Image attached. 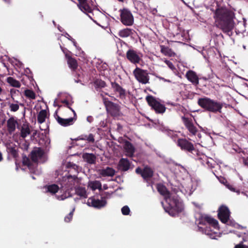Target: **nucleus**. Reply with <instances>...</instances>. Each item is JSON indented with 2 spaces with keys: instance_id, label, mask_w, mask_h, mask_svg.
<instances>
[{
  "instance_id": "5",
  "label": "nucleus",
  "mask_w": 248,
  "mask_h": 248,
  "mask_svg": "<svg viewBox=\"0 0 248 248\" xmlns=\"http://www.w3.org/2000/svg\"><path fill=\"white\" fill-rule=\"evenodd\" d=\"M177 144L183 151L190 153L194 155V153H198V150L195 148L194 144L185 138L178 139Z\"/></svg>"
},
{
  "instance_id": "34",
  "label": "nucleus",
  "mask_w": 248,
  "mask_h": 248,
  "mask_svg": "<svg viewBox=\"0 0 248 248\" xmlns=\"http://www.w3.org/2000/svg\"><path fill=\"white\" fill-rule=\"evenodd\" d=\"M46 111L45 109L41 110L38 113L37 116V121L39 124L43 123L46 117Z\"/></svg>"
},
{
  "instance_id": "55",
  "label": "nucleus",
  "mask_w": 248,
  "mask_h": 248,
  "mask_svg": "<svg viewBox=\"0 0 248 248\" xmlns=\"http://www.w3.org/2000/svg\"><path fill=\"white\" fill-rule=\"evenodd\" d=\"M119 2H124L125 0H117Z\"/></svg>"
},
{
  "instance_id": "42",
  "label": "nucleus",
  "mask_w": 248,
  "mask_h": 248,
  "mask_svg": "<svg viewBox=\"0 0 248 248\" xmlns=\"http://www.w3.org/2000/svg\"><path fill=\"white\" fill-rule=\"evenodd\" d=\"M22 163L24 166L29 167L31 165L30 160L29 157L26 156H24L22 159Z\"/></svg>"
},
{
  "instance_id": "60",
  "label": "nucleus",
  "mask_w": 248,
  "mask_h": 248,
  "mask_svg": "<svg viewBox=\"0 0 248 248\" xmlns=\"http://www.w3.org/2000/svg\"><path fill=\"white\" fill-rule=\"evenodd\" d=\"M161 204L162 205H163V204H164L163 202H161Z\"/></svg>"
},
{
  "instance_id": "49",
  "label": "nucleus",
  "mask_w": 248,
  "mask_h": 248,
  "mask_svg": "<svg viewBox=\"0 0 248 248\" xmlns=\"http://www.w3.org/2000/svg\"><path fill=\"white\" fill-rule=\"evenodd\" d=\"M242 163L245 166L248 167V156L242 157Z\"/></svg>"
},
{
  "instance_id": "30",
  "label": "nucleus",
  "mask_w": 248,
  "mask_h": 248,
  "mask_svg": "<svg viewBox=\"0 0 248 248\" xmlns=\"http://www.w3.org/2000/svg\"><path fill=\"white\" fill-rule=\"evenodd\" d=\"M7 152L14 158H16L18 156L17 150L16 146L9 144L7 146Z\"/></svg>"
},
{
  "instance_id": "19",
  "label": "nucleus",
  "mask_w": 248,
  "mask_h": 248,
  "mask_svg": "<svg viewBox=\"0 0 248 248\" xmlns=\"http://www.w3.org/2000/svg\"><path fill=\"white\" fill-rule=\"evenodd\" d=\"M131 165L127 158H122L119 161L117 169L121 171H126L130 169Z\"/></svg>"
},
{
  "instance_id": "12",
  "label": "nucleus",
  "mask_w": 248,
  "mask_h": 248,
  "mask_svg": "<svg viewBox=\"0 0 248 248\" xmlns=\"http://www.w3.org/2000/svg\"><path fill=\"white\" fill-rule=\"evenodd\" d=\"M107 203V202L105 197H102L101 200L95 199L93 197H91L88 199L87 204L95 208L100 209L105 207Z\"/></svg>"
},
{
  "instance_id": "45",
  "label": "nucleus",
  "mask_w": 248,
  "mask_h": 248,
  "mask_svg": "<svg viewBox=\"0 0 248 248\" xmlns=\"http://www.w3.org/2000/svg\"><path fill=\"white\" fill-rule=\"evenodd\" d=\"M197 155V157L196 158V160H203L204 161V159H206V156H205L204 155L201 154L200 153L198 150V153H195Z\"/></svg>"
},
{
  "instance_id": "13",
  "label": "nucleus",
  "mask_w": 248,
  "mask_h": 248,
  "mask_svg": "<svg viewBox=\"0 0 248 248\" xmlns=\"http://www.w3.org/2000/svg\"><path fill=\"white\" fill-rule=\"evenodd\" d=\"M181 119L185 127L189 133L192 135H196L198 132V129L196 127L194 126L192 119L183 116L181 117Z\"/></svg>"
},
{
  "instance_id": "33",
  "label": "nucleus",
  "mask_w": 248,
  "mask_h": 248,
  "mask_svg": "<svg viewBox=\"0 0 248 248\" xmlns=\"http://www.w3.org/2000/svg\"><path fill=\"white\" fill-rule=\"evenodd\" d=\"M30 133L31 130L29 125L24 124L21 127L20 136L23 138H25Z\"/></svg>"
},
{
  "instance_id": "38",
  "label": "nucleus",
  "mask_w": 248,
  "mask_h": 248,
  "mask_svg": "<svg viewBox=\"0 0 248 248\" xmlns=\"http://www.w3.org/2000/svg\"><path fill=\"white\" fill-rule=\"evenodd\" d=\"M24 95L30 99H34L36 97L35 93L32 90L30 89H26L25 90Z\"/></svg>"
},
{
  "instance_id": "22",
  "label": "nucleus",
  "mask_w": 248,
  "mask_h": 248,
  "mask_svg": "<svg viewBox=\"0 0 248 248\" xmlns=\"http://www.w3.org/2000/svg\"><path fill=\"white\" fill-rule=\"evenodd\" d=\"M124 148L126 152V156L129 157H132L133 156L135 151V149L130 142L127 140L125 141L124 142Z\"/></svg>"
},
{
  "instance_id": "58",
  "label": "nucleus",
  "mask_w": 248,
  "mask_h": 248,
  "mask_svg": "<svg viewBox=\"0 0 248 248\" xmlns=\"http://www.w3.org/2000/svg\"><path fill=\"white\" fill-rule=\"evenodd\" d=\"M88 16H89V17L90 18H92V17L91 16H90V15H89Z\"/></svg>"
},
{
  "instance_id": "35",
  "label": "nucleus",
  "mask_w": 248,
  "mask_h": 248,
  "mask_svg": "<svg viewBox=\"0 0 248 248\" xmlns=\"http://www.w3.org/2000/svg\"><path fill=\"white\" fill-rule=\"evenodd\" d=\"M6 80L7 82L13 87L19 88L21 86L20 82L14 78L13 77H9L7 78Z\"/></svg>"
},
{
  "instance_id": "16",
  "label": "nucleus",
  "mask_w": 248,
  "mask_h": 248,
  "mask_svg": "<svg viewBox=\"0 0 248 248\" xmlns=\"http://www.w3.org/2000/svg\"><path fill=\"white\" fill-rule=\"evenodd\" d=\"M44 155V150L40 147H35L31 152L30 156L31 160L35 163L38 161V158H41Z\"/></svg>"
},
{
  "instance_id": "4",
  "label": "nucleus",
  "mask_w": 248,
  "mask_h": 248,
  "mask_svg": "<svg viewBox=\"0 0 248 248\" xmlns=\"http://www.w3.org/2000/svg\"><path fill=\"white\" fill-rule=\"evenodd\" d=\"M103 103L107 111L111 116L117 117L120 115V106L118 104L108 100L106 98H103Z\"/></svg>"
},
{
  "instance_id": "48",
  "label": "nucleus",
  "mask_w": 248,
  "mask_h": 248,
  "mask_svg": "<svg viewBox=\"0 0 248 248\" xmlns=\"http://www.w3.org/2000/svg\"><path fill=\"white\" fill-rule=\"evenodd\" d=\"M87 140L89 142L94 143V136L93 134H90L89 136H88V138L87 139Z\"/></svg>"
},
{
  "instance_id": "44",
  "label": "nucleus",
  "mask_w": 248,
  "mask_h": 248,
  "mask_svg": "<svg viewBox=\"0 0 248 248\" xmlns=\"http://www.w3.org/2000/svg\"><path fill=\"white\" fill-rule=\"evenodd\" d=\"M204 232L205 233L208 235H209L211 238L215 239L214 236H213V234L210 227H206V228H205L204 229Z\"/></svg>"
},
{
  "instance_id": "24",
  "label": "nucleus",
  "mask_w": 248,
  "mask_h": 248,
  "mask_svg": "<svg viewBox=\"0 0 248 248\" xmlns=\"http://www.w3.org/2000/svg\"><path fill=\"white\" fill-rule=\"evenodd\" d=\"M98 172L99 174L103 177H112L115 173V170L109 167L99 170Z\"/></svg>"
},
{
  "instance_id": "41",
  "label": "nucleus",
  "mask_w": 248,
  "mask_h": 248,
  "mask_svg": "<svg viewBox=\"0 0 248 248\" xmlns=\"http://www.w3.org/2000/svg\"><path fill=\"white\" fill-rule=\"evenodd\" d=\"M10 110L13 112H16L19 109V106L17 104L9 103Z\"/></svg>"
},
{
  "instance_id": "50",
  "label": "nucleus",
  "mask_w": 248,
  "mask_h": 248,
  "mask_svg": "<svg viewBox=\"0 0 248 248\" xmlns=\"http://www.w3.org/2000/svg\"><path fill=\"white\" fill-rule=\"evenodd\" d=\"M62 103H63V104H65V105L69 108H70V109H71L74 112V114L75 115H76V113L74 111V110L72 109V108L70 107L69 106V103L68 102V101H67V100H64L63 101H62Z\"/></svg>"
},
{
  "instance_id": "39",
  "label": "nucleus",
  "mask_w": 248,
  "mask_h": 248,
  "mask_svg": "<svg viewBox=\"0 0 248 248\" xmlns=\"http://www.w3.org/2000/svg\"><path fill=\"white\" fill-rule=\"evenodd\" d=\"M59 189V186L55 184L48 186L47 187V191L51 193L52 194H55L58 192Z\"/></svg>"
},
{
  "instance_id": "3",
  "label": "nucleus",
  "mask_w": 248,
  "mask_h": 248,
  "mask_svg": "<svg viewBox=\"0 0 248 248\" xmlns=\"http://www.w3.org/2000/svg\"><path fill=\"white\" fill-rule=\"evenodd\" d=\"M145 99L148 105L156 114H162L165 112L166 108L164 104L161 103L159 99L149 95L146 97Z\"/></svg>"
},
{
  "instance_id": "2",
  "label": "nucleus",
  "mask_w": 248,
  "mask_h": 248,
  "mask_svg": "<svg viewBox=\"0 0 248 248\" xmlns=\"http://www.w3.org/2000/svg\"><path fill=\"white\" fill-rule=\"evenodd\" d=\"M197 103L204 110L214 113H221V110L223 107L222 103L207 97L199 98Z\"/></svg>"
},
{
  "instance_id": "8",
  "label": "nucleus",
  "mask_w": 248,
  "mask_h": 248,
  "mask_svg": "<svg viewBox=\"0 0 248 248\" xmlns=\"http://www.w3.org/2000/svg\"><path fill=\"white\" fill-rule=\"evenodd\" d=\"M121 21L126 26H131L134 23V17L131 12L127 9L120 10Z\"/></svg>"
},
{
  "instance_id": "15",
  "label": "nucleus",
  "mask_w": 248,
  "mask_h": 248,
  "mask_svg": "<svg viewBox=\"0 0 248 248\" xmlns=\"http://www.w3.org/2000/svg\"><path fill=\"white\" fill-rule=\"evenodd\" d=\"M206 223H208L209 225H211L215 229L218 228V221L211 217L205 216L200 218L199 224L205 225Z\"/></svg>"
},
{
  "instance_id": "11",
  "label": "nucleus",
  "mask_w": 248,
  "mask_h": 248,
  "mask_svg": "<svg viewBox=\"0 0 248 248\" xmlns=\"http://www.w3.org/2000/svg\"><path fill=\"white\" fill-rule=\"evenodd\" d=\"M218 217L223 223H226L230 218V212L229 208L225 205H221L218 210Z\"/></svg>"
},
{
  "instance_id": "21",
  "label": "nucleus",
  "mask_w": 248,
  "mask_h": 248,
  "mask_svg": "<svg viewBox=\"0 0 248 248\" xmlns=\"http://www.w3.org/2000/svg\"><path fill=\"white\" fill-rule=\"evenodd\" d=\"M186 77L193 84L195 85L199 84V78L195 72L188 70L186 73Z\"/></svg>"
},
{
  "instance_id": "31",
  "label": "nucleus",
  "mask_w": 248,
  "mask_h": 248,
  "mask_svg": "<svg viewBox=\"0 0 248 248\" xmlns=\"http://www.w3.org/2000/svg\"><path fill=\"white\" fill-rule=\"evenodd\" d=\"M133 34V30L125 28L123 30H121L119 31L118 33V35L119 36L122 38H125L128 36H130Z\"/></svg>"
},
{
  "instance_id": "27",
  "label": "nucleus",
  "mask_w": 248,
  "mask_h": 248,
  "mask_svg": "<svg viewBox=\"0 0 248 248\" xmlns=\"http://www.w3.org/2000/svg\"><path fill=\"white\" fill-rule=\"evenodd\" d=\"M161 50L160 51L164 55L169 57H174L176 55L175 53L168 46H160Z\"/></svg>"
},
{
  "instance_id": "56",
  "label": "nucleus",
  "mask_w": 248,
  "mask_h": 248,
  "mask_svg": "<svg viewBox=\"0 0 248 248\" xmlns=\"http://www.w3.org/2000/svg\"><path fill=\"white\" fill-rule=\"evenodd\" d=\"M36 134V131H35L33 133V134H32V136H35Z\"/></svg>"
},
{
  "instance_id": "53",
  "label": "nucleus",
  "mask_w": 248,
  "mask_h": 248,
  "mask_svg": "<svg viewBox=\"0 0 248 248\" xmlns=\"http://www.w3.org/2000/svg\"><path fill=\"white\" fill-rule=\"evenodd\" d=\"M117 129L118 131H120L123 129V126L120 124H117Z\"/></svg>"
},
{
  "instance_id": "10",
  "label": "nucleus",
  "mask_w": 248,
  "mask_h": 248,
  "mask_svg": "<svg viewBox=\"0 0 248 248\" xmlns=\"http://www.w3.org/2000/svg\"><path fill=\"white\" fill-rule=\"evenodd\" d=\"M136 172L140 174L143 179L145 180H148L151 179L154 175V171L150 167L146 166L143 169L140 167L136 168Z\"/></svg>"
},
{
  "instance_id": "18",
  "label": "nucleus",
  "mask_w": 248,
  "mask_h": 248,
  "mask_svg": "<svg viewBox=\"0 0 248 248\" xmlns=\"http://www.w3.org/2000/svg\"><path fill=\"white\" fill-rule=\"evenodd\" d=\"M55 117L58 123L64 127L72 125L76 120V119L72 117L68 119L62 118L57 114V110L56 111Z\"/></svg>"
},
{
  "instance_id": "28",
  "label": "nucleus",
  "mask_w": 248,
  "mask_h": 248,
  "mask_svg": "<svg viewBox=\"0 0 248 248\" xmlns=\"http://www.w3.org/2000/svg\"><path fill=\"white\" fill-rule=\"evenodd\" d=\"M75 193L80 198H87V194L85 187L82 186L75 187Z\"/></svg>"
},
{
  "instance_id": "6",
  "label": "nucleus",
  "mask_w": 248,
  "mask_h": 248,
  "mask_svg": "<svg viewBox=\"0 0 248 248\" xmlns=\"http://www.w3.org/2000/svg\"><path fill=\"white\" fill-rule=\"evenodd\" d=\"M173 204H169V206L167 208H164L165 211L168 212L171 216H175L176 214L181 213L183 210L181 203L179 200L174 198L171 199Z\"/></svg>"
},
{
  "instance_id": "57",
  "label": "nucleus",
  "mask_w": 248,
  "mask_h": 248,
  "mask_svg": "<svg viewBox=\"0 0 248 248\" xmlns=\"http://www.w3.org/2000/svg\"><path fill=\"white\" fill-rule=\"evenodd\" d=\"M2 92V88L0 87V94Z\"/></svg>"
},
{
  "instance_id": "1",
  "label": "nucleus",
  "mask_w": 248,
  "mask_h": 248,
  "mask_svg": "<svg viewBox=\"0 0 248 248\" xmlns=\"http://www.w3.org/2000/svg\"><path fill=\"white\" fill-rule=\"evenodd\" d=\"M233 16V12L224 7L217 8L215 12L214 17L217 27L230 36L232 35L234 26Z\"/></svg>"
},
{
  "instance_id": "51",
  "label": "nucleus",
  "mask_w": 248,
  "mask_h": 248,
  "mask_svg": "<svg viewBox=\"0 0 248 248\" xmlns=\"http://www.w3.org/2000/svg\"><path fill=\"white\" fill-rule=\"evenodd\" d=\"M88 136L87 135H81L78 137L79 140H87Z\"/></svg>"
},
{
  "instance_id": "59",
  "label": "nucleus",
  "mask_w": 248,
  "mask_h": 248,
  "mask_svg": "<svg viewBox=\"0 0 248 248\" xmlns=\"http://www.w3.org/2000/svg\"><path fill=\"white\" fill-rule=\"evenodd\" d=\"M79 81V80H76V82H78Z\"/></svg>"
},
{
  "instance_id": "40",
  "label": "nucleus",
  "mask_w": 248,
  "mask_h": 248,
  "mask_svg": "<svg viewBox=\"0 0 248 248\" xmlns=\"http://www.w3.org/2000/svg\"><path fill=\"white\" fill-rule=\"evenodd\" d=\"M237 152L238 154V157H239V160L241 162H242V157L244 156H248V153L247 152H245L244 150H242L241 149H239Z\"/></svg>"
},
{
  "instance_id": "14",
  "label": "nucleus",
  "mask_w": 248,
  "mask_h": 248,
  "mask_svg": "<svg viewBox=\"0 0 248 248\" xmlns=\"http://www.w3.org/2000/svg\"><path fill=\"white\" fill-rule=\"evenodd\" d=\"M78 3L77 6L78 8L85 14L88 15V14H93V9L88 0H78Z\"/></svg>"
},
{
  "instance_id": "23",
  "label": "nucleus",
  "mask_w": 248,
  "mask_h": 248,
  "mask_svg": "<svg viewBox=\"0 0 248 248\" xmlns=\"http://www.w3.org/2000/svg\"><path fill=\"white\" fill-rule=\"evenodd\" d=\"M67 167L69 169V170H68L69 173H75L73 176L71 174L68 175L67 177L68 179L73 178L74 180L76 179L77 178V174L78 173V166L73 163L68 162L67 164Z\"/></svg>"
},
{
  "instance_id": "46",
  "label": "nucleus",
  "mask_w": 248,
  "mask_h": 248,
  "mask_svg": "<svg viewBox=\"0 0 248 248\" xmlns=\"http://www.w3.org/2000/svg\"><path fill=\"white\" fill-rule=\"evenodd\" d=\"M73 217V211H71L68 215L64 217V221L66 222H69L71 221Z\"/></svg>"
},
{
  "instance_id": "26",
  "label": "nucleus",
  "mask_w": 248,
  "mask_h": 248,
  "mask_svg": "<svg viewBox=\"0 0 248 248\" xmlns=\"http://www.w3.org/2000/svg\"><path fill=\"white\" fill-rule=\"evenodd\" d=\"M65 56L67 58V63L69 67L72 71H75L78 66L77 61L71 56H68L67 54Z\"/></svg>"
},
{
  "instance_id": "29",
  "label": "nucleus",
  "mask_w": 248,
  "mask_h": 248,
  "mask_svg": "<svg viewBox=\"0 0 248 248\" xmlns=\"http://www.w3.org/2000/svg\"><path fill=\"white\" fill-rule=\"evenodd\" d=\"M84 159L90 164L95 163L96 157L93 154L86 153L83 155Z\"/></svg>"
},
{
  "instance_id": "20",
  "label": "nucleus",
  "mask_w": 248,
  "mask_h": 248,
  "mask_svg": "<svg viewBox=\"0 0 248 248\" xmlns=\"http://www.w3.org/2000/svg\"><path fill=\"white\" fill-rule=\"evenodd\" d=\"M156 189L159 194L164 197L166 201L167 202L169 199H170V193L167 188L161 183L157 184Z\"/></svg>"
},
{
  "instance_id": "9",
  "label": "nucleus",
  "mask_w": 248,
  "mask_h": 248,
  "mask_svg": "<svg viewBox=\"0 0 248 248\" xmlns=\"http://www.w3.org/2000/svg\"><path fill=\"white\" fill-rule=\"evenodd\" d=\"M142 54L134 49H128L126 53L127 59L132 63L137 64L141 60Z\"/></svg>"
},
{
  "instance_id": "36",
  "label": "nucleus",
  "mask_w": 248,
  "mask_h": 248,
  "mask_svg": "<svg viewBox=\"0 0 248 248\" xmlns=\"http://www.w3.org/2000/svg\"><path fill=\"white\" fill-rule=\"evenodd\" d=\"M93 84L95 85L96 89L97 88H102L106 87V83L100 79H96L93 81Z\"/></svg>"
},
{
  "instance_id": "25",
  "label": "nucleus",
  "mask_w": 248,
  "mask_h": 248,
  "mask_svg": "<svg viewBox=\"0 0 248 248\" xmlns=\"http://www.w3.org/2000/svg\"><path fill=\"white\" fill-rule=\"evenodd\" d=\"M17 122L13 117L10 118L7 121V127L8 132L13 133L16 130V124Z\"/></svg>"
},
{
  "instance_id": "54",
  "label": "nucleus",
  "mask_w": 248,
  "mask_h": 248,
  "mask_svg": "<svg viewBox=\"0 0 248 248\" xmlns=\"http://www.w3.org/2000/svg\"><path fill=\"white\" fill-rule=\"evenodd\" d=\"M2 159H3L2 155V154L1 153V152H0V161H2Z\"/></svg>"
},
{
  "instance_id": "32",
  "label": "nucleus",
  "mask_w": 248,
  "mask_h": 248,
  "mask_svg": "<svg viewBox=\"0 0 248 248\" xmlns=\"http://www.w3.org/2000/svg\"><path fill=\"white\" fill-rule=\"evenodd\" d=\"M89 186L93 190H95L97 189H102L101 183L99 181H91L89 183Z\"/></svg>"
},
{
  "instance_id": "37",
  "label": "nucleus",
  "mask_w": 248,
  "mask_h": 248,
  "mask_svg": "<svg viewBox=\"0 0 248 248\" xmlns=\"http://www.w3.org/2000/svg\"><path fill=\"white\" fill-rule=\"evenodd\" d=\"M243 241L246 244H243V242H241L236 245L234 248H248V234L244 236Z\"/></svg>"
},
{
  "instance_id": "52",
  "label": "nucleus",
  "mask_w": 248,
  "mask_h": 248,
  "mask_svg": "<svg viewBox=\"0 0 248 248\" xmlns=\"http://www.w3.org/2000/svg\"><path fill=\"white\" fill-rule=\"evenodd\" d=\"M229 188L232 191L236 192L238 193H239V190L238 189H236L235 188L233 187L232 186H230L229 187Z\"/></svg>"
},
{
  "instance_id": "17",
  "label": "nucleus",
  "mask_w": 248,
  "mask_h": 248,
  "mask_svg": "<svg viewBox=\"0 0 248 248\" xmlns=\"http://www.w3.org/2000/svg\"><path fill=\"white\" fill-rule=\"evenodd\" d=\"M111 85L114 91L119 94L118 97L121 99L124 100L125 99L126 93L125 89L123 88L118 83L116 82H111Z\"/></svg>"
},
{
  "instance_id": "7",
  "label": "nucleus",
  "mask_w": 248,
  "mask_h": 248,
  "mask_svg": "<svg viewBox=\"0 0 248 248\" xmlns=\"http://www.w3.org/2000/svg\"><path fill=\"white\" fill-rule=\"evenodd\" d=\"M133 74L138 81L143 84L149 83V76L147 70L137 67L133 72Z\"/></svg>"
},
{
  "instance_id": "43",
  "label": "nucleus",
  "mask_w": 248,
  "mask_h": 248,
  "mask_svg": "<svg viewBox=\"0 0 248 248\" xmlns=\"http://www.w3.org/2000/svg\"><path fill=\"white\" fill-rule=\"evenodd\" d=\"M121 211L124 215H128L130 213V209L128 206L125 205L122 207Z\"/></svg>"
},
{
  "instance_id": "47",
  "label": "nucleus",
  "mask_w": 248,
  "mask_h": 248,
  "mask_svg": "<svg viewBox=\"0 0 248 248\" xmlns=\"http://www.w3.org/2000/svg\"><path fill=\"white\" fill-rule=\"evenodd\" d=\"M164 62L168 66V67L171 69V70H173L175 68V67L173 63L169 60L166 59L165 60Z\"/></svg>"
}]
</instances>
